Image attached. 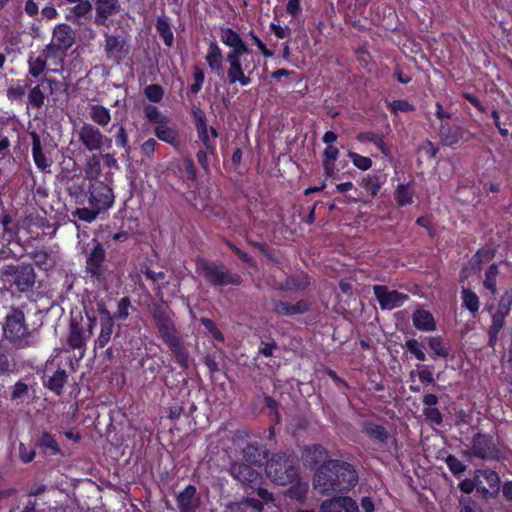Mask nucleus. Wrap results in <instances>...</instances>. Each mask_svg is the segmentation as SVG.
Segmentation results:
<instances>
[{
	"mask_svg": "<svg viewBox=\"0 0 512 512\" xmlns=\"http://www.w3.org/2000/svg\"><path fill=\"white\" fill-rule=\"evenodd\" d=\"M355 467L342 460L324 461L315 471L313 487L321 494L346 493L358 483Z\"/></svg>",
	"mask_w": 512,
	"mask_h": 512,
	"instance_id": "f257e3e1",
	"label": "nucleus"
},
{
	"mask_svg": "<svg viewBox=\"0 0 512 512\" xmlns=\"http://www.w3.org/2000/svg\"><path fill=\"white\" fill-rule=\"evenodd\" d=\"M88 200V207L77 208L73 213L74 217L84 222H92L97 216L109 209L114 202V195L110 186L108 176L103 180H94L87 184V191L83 194Z\"/></svg>",
	"mask_w": 512,
	"mask_h": 512,
	"instance_id": "f03ea898",
	"label": "nucleus"
},
{
	"mask_svg": "<svg viewBox=\"0 0 512 512\" xmlns=\"http://www.w3.org/2000/svg\"><path fill=\"white\" fill-rule=\"evenodd\" d=\"M2 331L4 339L16 349H25L35 344L24 311L19 307L10 308L4 317Z\"/></svg>",
	"mask_w": 512,
	"mask_h": 512,
	"instance_id": "7ed1b4c3",
	"label": "nucleus"
},
{
	"mask_svg": "<svg viewBox=\"0 0 512 512\" xmlns=\"http://www.w3.org/2000/svg\"><path fill=\"white\" fill-rule=\"evenodd\" d=\"M266 475L277 485H289L299 477L297 458L292 454L277 453L266 461Z\"/></svg>",
	"mask_w": 512,
	"mask_h": 512,
	"instance_id": "20e7f679",
	"label": "nucleus"
},
{
	"mask_svg": "<svg viewBox=\"0 0 512 512\" xmlns=\"http://www.w3.org/2000/svg\"><path fill=\"white\" fill-rule=\"evenodd\" d=\"M196 271L212 286H238L242 283L239 274L232 273L224 264L205 259H197Z\"/></svg>",
	"mask_w": 512,
	"mask_h": 512,
	"instance_id": "39448f33",
	"label": "nucleus"
},
{
	"mask_svg": "<svg viewBox=\"0 0 512 512\" xmlns=\"http://www.w3.org/2000/svg\"><path fill=\"white\" fill-rule=\"evenodd\" d=\"M250 53H235L227 54L226 62L229 67L227 70V81L230 85L240 83L242 86H247L251 82V76L256 69V64L253 59L248 61Z\"/></svg>",
	"mask_w": 512,
	"mask_h": 512,
	"instance_id": "423d86ee",
	"label": "nucleus"
},
{
	"mask_svg": "<svg viewBox=\"0 0 512 512\" xmlns=\"http://www.w3.org/2000/svg\"><path fill=\"white\" fill-rule=\"evenodd\" d=\"M3 275L11 277L9 280L10 287L20 294L32 290L36 282V273L32 264L29 263L6 265L3 269Z\"/></svg>",
	"mask_w": 512,
	"mask_h": 512,
	"instance_id": "0eeeda50",
	"label": "nucleus"
},
{
	"mask_svg": "<svg viewBox=\"0 0 512 512\" xmlns=\"http://www.w3.org/2000/svg\"><path fill=\"white\" fill-rule=\"evenodd\" d=\"M19 227L12 215L0 206V259H18L13 250L9 247L14 239L18 237Z\"/></svg>",
	"mask_w": 512,
	"mask_h": 512,
	"instance_id": "6e6552de",
	"label": "nucleus"
},
{
	"mask_svg": "<svg viewBox=\"0 0 512 512\" xmlns=\"http://www.w3.org/2000/svg\"><path fill=\"white\" fill-rule=\"evenodd\" d=\"M67 380L68 373L61 367L60 362L55 359L46 362L42 374L44 387L53 392L56 396H60L63 393Z\"/></svg>",
	"mask_w": 512,
	"mask_h": 512,
	"instance_id": "1a4fd4ad",
	"label": "nucleus"
},
{
	"mask_svg": "<svg viewBox=\"0 0 512 512\" xmlns=\"http://www.w3.org/2000/svg\"><path fill=\"white\" fill-rule=\"evenodd\" d=\"M75 43V32L70 25L62 23L54 28L51 42L43 50L47 57L56 56L57 52L65 53Z\"/></svg>",
	"mask_w": 512,
	"mask_h": 512,
	"instance_id": "9d476101",
	"label": "nucleus"
},
{
	"mask_svg": "<svg viewBox=\"0 0 512 512\" xmlns=\"http://www.w3.org/2000/svg\"><path fill=\"white\" fill-rule=\"evenodd\" d=\"M230 475L245 488L254 491L262 484L261 473L243 462H233L229 469Z\"/></svg>",
	"mask_w": 512,
	"mask_h": 512,
	"instance_id": "9b49d317",
	"label": "nucleus"
},
{
	"mask_svg": "<svg viewBox=\"0 0 512 512\" xmlns=\"http://www.w3.org/2000/svg\"><path fill=\"white\" fill-rule=\"evenodd\" d=\"M106 253L103 245L97 242L86 260V270L92 277L102 280L106 277L107 268L105 265Z\"/></svg>",
	"mask_w": 512,
	"mask_h": 512,
	"instance_id": "f8f14e48",
	"label": "nucleus"
},
{
	"mask_svg": "<svg viewBox=\"0 0 512 512\" xmlns=\"http://www.w3.org/2000/svg\"><path fill=\"white\" fill-rule=\"evenodd\" d=\"M104 135L89 123H84L78 130V140L90 152H101L104 145Z\"/></svg>",
	"mask_w": 512,
	"mask_h": 512,
	"instance_id": "ddd939ff",
	"label": "nucleus"
},
{
	"mask_svg": "<svg viewBox=\"0 0 512 512\" xmlns=\"http://www.w3.org/2000/svg\"><path fill=\"white\" fill-rule=\"evenodd\" d=\"M477 491L485 497H494L500 490V478L492 470H478L476 473Z\"/></svg>",
	"mask_w": 512,
	"mask_h": 512,
	"instance_id": "4468645a",
	"label": "nucleus"
},
{
	"mask_svg": "<svg viewBox=\"0 0 512 512\" xmlns=\"http://www.w3.org/2000/svg\"><path fill=\"white\" fill-rule=\"evenodd\" d=\"M373 290L382 309L392 310L401 306L408 299L407 294L389 290L384 285H375Z\"/></svg>",
	"mask_w": 512,
	"mask_h": 512,
	"instance_id": "2eb2a0df",
	"label": "nucleus"
},
{
	"mask_svg": "<svg viewBox=\"0 0 512 512\" xmlns=\"http://www.w3.org/2000/svg\"><path fill=\"white\" fill-rule=\"evenodd\" d=\"M319 512H359L358 503L349 496H335L324 500Z\"/></svg>",
	"mask_w": 512,
	"mask_h": 512,
	"instance_id": "dca6fc26",
	"label": "nucleus"
},
{
	"mask_svg": "<svg viewBox=\"0 0 512 512\" xmlns=\"http://www.w3.org/2000/svg\"><path fill=\"white\" fill-rule=\"evenodd\" d=\"M472 453L482 459H492L498 454L493 438L484 434H477L472 441Z\"/></svg>",
	"mask_w": 512,
	"mask_h": 512,
	"instance_id": "f3484780",
	"label": "nucleus"
},
{
	"mask_svg": "<svg viewBox=\"0 0 512 512\" xmlns=\"http://www.w3.org/2000/svg\"><path fill=\"white\" fill-rule=\"evenodd\" d=\"M95 6L94 22L98 26L106 25L109 17L116 15L121 10L119 0H93Z\"/></svg>",
	"mask_w": 512,
	"mask_h": 512,
	"instance_id": "a211bd4d",
	"label": "nucleus"
},
{
	"mask_svg": "<svg viewBox=\"0 0 512 512\" xmlns=\"http://www.w3.org/2000/svg\"><path fill=\"white\" fill-rule=\"evenodd\" d=\"M219 31L222 43L231 48L227 54L251 53L241 36L232 28L220 27Z\"/></svg>",
	"mask_w": 512,
	"mask_h": 512,
	"instance_id": "6ab92c4d",
	"label": "nucleus"
},
{
	"mask_svg": "<svg viewBox=\"0 0 512 512\" xmlns=\"http://www.w3.org/2000/svg\"><path fill=\"white\" fill-rule=\"evenodd\" d=\"M29 136L31 137V153L34 164L43 173L51 172V160H49L43 152L40 135L36 131H30Z\"/></svg>",
	"mask_w": 512,
	"mask_h": 512,
	"instance_id": "aec40b11",
	"label": "nucleus"
},
{
	"mask_svg": "<svg viewBox=\"0 0 512 512\" xmlns=\"http://www.w3.org/2000/svg\"><path fill=\"white\" fill-rule=\"evenodd\" d=\"M177 507L179 512H196L200 506V497L197 494L196 487L188 485L177 497Z\"/></svg>",
	"mask_w": 512,
	"mask_h": 512,
	"instance_id": "412c9836",
	"label": "nucleus"
},
{
	"mask_svg": "<svg viewBox=\"0 0 512 512\" xmlns=\"http://www.w3.org/2000/svg\"><path fill=\"white\" fill-rule=\"evenodd\" d=\"M106 53L107 57L114 61L116 64L128 65L126 59L128 58V48L125 47L124 41H120L116 36H109L106 39Z\"/></svg>",
	"mask_w": 512,
	"mask_h": 512,
	"instance_id": "4be33fe9",
	"label": "nucleus"
},
{
	"mask_svg": "<svg viewBox=\"0 0 512 512\" xmlns=\"http://www.w3.org/2000/svg\"><path fill=\"white\" fill-rule=\"evenodd\" d=\"M328 457V451L321 444H312L302 449L301 458L304 465L307 466H315L319 463H324V461L329 460Z\"/></svg>",
	"mask_w": 512,
	"mask_h": 512,
	"instance_id": "5701e85b",
	"label": "nucleus"
},
{
	"mask_svg": "<svg viewBox=\"0 0 512 512\" xmlns=\"http://www.w3.org/2000/svg\"><path fill=\"white\" fill-rule=\"evenodd\" d=\"M100 323V334L95 340V348L99 349L104 348L109 343L113 334L114 321L106 309L100 310Z\"/></svg>",
	"mask_w": 512,
	"mask_h": 512,
	"instance_id": "b1692460",
	"label": "nucleus"
},
{
	"mask_svg": "<svg viewBox=\"0 0 512 512\" xmlns=\"http://www.w3.org/2000/svg\"><path fill=\"white\" fill-rule=\"evenodd\" d=\"M35 446L44 456L60 455L61 449L56 440V436L48 431H43L36 439Z\"/></svg>",
	"mask_w": 512,
	"mask_h": 512,
	"instance_id": "393cba45",
	"label": "nucleus"
},
{
	"mask_svg": "<svg viewBox=\"0 0 512 512\" xmlns=\"http://www.w3.org/2000/svg\"><path fill=\"white\" fill-rule=\"evenodd\" d=\"M309 310V304L305 300H299L295 304L287 301L274 300L273 311L282 316H293L296 314H303Z\"/></svg>",
	"mask_w": 512,
	"mask_h": 512,
	"instance_id": "a878e982",
	"label": "nucleus"
},
{
	"mask_svg": "<svg viewBox=\"0 0 512 512\" xmlns=\"http://www.w3.org/2000/svg\"><path fill=\"white\" fill-rule=\"evenodd\" d=\"M243 458L253 465H262L268 456L267 448L257 442L248 443L242 450Z\"/></svg>",
	"mask_w": 512,
	"mask_h": 512,
	"instance_id": "bb28decb",
	"label": "nucleus"
},
{
	"mask_svg": "<svg viewBox=\"0 0 512 512\" xmlns=\"http://www.w3.org/2000/svg\"><path fill=\"white\" fill-rule=\"evenodd\" d=\"M508 311H509V308L506 305L500 303L498 305L497 310L493 314L492 324L489 327V331H488V334H489L488 345L490 347L495 346V344L497 342L498 333L500 332V330L502 329V327L504 325L505 317L507 316Z\"/></svg>",
	"mask_w": 512,
	"mask_h": 512,
	"instance_id": "cd10ccee",
	"label": "nucleus"
},
{
	"mask_svg": "<svg viewBox=\"0 0 512 512\" xmlns=\"http://www.w3.org/2000/svg\"><path fill=\"white\" fill-rule=\"evenodd\" d=\"M41 83H46L50 88V93L55 95L53 98L54 102L67 103L69 97V85L67 82L44 76L41 78Z\"/></svg>",
	"mask_w": 512,
	"mask_h": 512,
	"instance_id": "c85d7f7f",
	"label": "nucleus"
},
{
	"mask_svg": "<svg viewBox=\"0 0 512 512\" xmlns=\"http://www.w3.org/2000/svg\"><path fill=\"white\" fill-rule=\"evenodd\" d=\"M44 84L45 83H41V80H40L39 83H37L36 85H34V86L31 85L30 87H28L29 91L27 94V101H26L27 110L40 111L43 108V106L45 104V99H46V95L43 90Z\"/></svg>",
	"mask_w": 512,
	"mask_h": 512,
	"instance_id": "c756f323",
	"label": "nucleus"
},
{
	"mask_svg": "<svg viewBox=\"0 0 512 512\" xmlns=\"http://www.w3.org/2000/svg\"><path fill=\"white\" fill-rule=\"evenodd\" d=\"M86 333L83 327L76 321H71L67 345L72 350H80L86 345Z\"/></svg>",
	"mask_w": 512,
	"mask_h": 512,
	"instance_id": "7c9ffc66",
	"label": "nucleus"
},
{
	"mask_svg": "<svg viewBox=\"0 0 512 512\" xmlns=\"http://www.w3.org/2000/svg\"><path fill=\"white\" fill-rule=\"evenodd\" d=\"M92 5L88 0H80L72 7L66 15V19L73 23L82 24L83 19L91 15Z\"/></svg>",
	"mask_w": 512,
	"mask_h": 512,
	"instance_id": "2f4dec72",
	"label": "nucleus"
},
{
	"mask_svg": "<svg viewBox=\"0 0 512 512\" xmlns=\"http://www.w3.org/2000/svg\"><path fill=\"white\" fill-rule=\"evenodd\" d=\"M439 137L444 145L453 146L462 138V129L458 126H450L448 123H441Z\"/></svg>",
	"mask_w": 512,
	"mask_h": 512,
	"instance_id": "473e14b6",
	"label": "nucleus"
},
{
	"mask_svg": "<svg viewBox=\"0 0 512 512\" xmlns=\"http://www.w3.org/2000/svg\"><path fill=\"white\" fill-rule=\"evenodd\" d=\"M413 325L421 331H433L436 324L432 314L424 309H417L412 315Z\"/></svg>",
	"mask_w": 512,
	"mask_h": 512,
	"instance_id": "72a5a7b5",
	"label": "nucleus"
},
{
	"mask_svg": "<svg viewBox=\"0 0 512 512\" xmlns=\"http://www.w3.org/2000/svg\"><path fill=\"white\" fill-rule=\"evenodd\" d=\"M47 56H29L27 60L28 74L26 77L32 79H41L42 74L47 70Z\"/></svg>",
	"mask_w": 512,
	"mask_h": 512,
	"instance_id": "f704fd0d",
	"label": "nucleus"
},
{
	"mask_svg": "<svg viewBox=\"0 0 512 512\" xmlns=\"http://www.w3.org/2000/svg\"><path fill=\"white\" fill-rule=\"evenodd\" d=\"M153 318L161 338L176 328L169 314L160 307L154 309Z\"/></svg>",
	"mask_w": 512,
	"mask_h": 512,
	"instance_id": "c9c22d12",
	"label": "nucleus"
},
{
	"mask_svg": "<svg viewBox=\"0 0 512 512\" xmlns=\"http://www.w3.org/2000/svg\"><path fill=\"white\" fill-rule=\"evenodd\" d=\"M17 371V363L8 354L6 345L0 340V376H10Z\"/></svg>",
	"mask_w": 512,
	"mask_h": 512,
	"instance_id": "e433bc0d",
	"label": "nucleus"
},
{
	"mask_svg": "<svg viewBox=\"0 0 512 512\" xmlns=\"http://www.w3.org/2000/svg\"><path fill=\"white\" fill-rule=\"evenodd\" d=\"M85 180L92 182L94 180H102L105 175L101 173V156L92 155L86 162L84 167Z\"/></svg>",
	"mask_w": 512,
	"mask_h": 512,
	"instance_id": "4c0bfd02",
	"label": "nucleus"
},
{
	"mask_svg": "<svg viewBox=\"0 0 512 512\" xmlns=\"http://www.w3.org/2000/svg\"><path fill=\"white\" fill-rule=\"evenodd\" d=\"M206 61L208 66L217 71L218 73L223 72V56L221 49L219 48L216 42H211L208 47V52L206 55Z\"/></svg>",
	"mask_w": 512,
	"mask_h": 512,
	"instance_id": "58836bf2",
	"label": "nucleus"
},
{
	"mask_svg": "<svg viewBox=\"0 0 512 512\" xmlns=\"http://www.w3.org/2000/svg\"><path fill=\"white\" fill-rule=\"evenodd\" d=\"M310 284L307 275H295L288 277L285 282L281 283L278 287L280 290H303Z\"/></svg>",
	"mask_w": 512,
	"mask_h": 512,
	"instance_id": "ea45409f",
	"label": "nucleus"
},
{
	"mask_svg": "<svg viewBox=\"0 0 512 512\" xmlns=\"http://www.w3.org/2000/svg\"><path fill=\"white\" fill-rule=\"evenodd\" d=\"M89 118L93 122L105 126L110 122V111L102 105L94 104L90 106Z\"/></svg>",
	"mask_w": 512,
	"mask_h": 512,
	"instance_id": "a19ab883",
	"label": "nucleus"
},
{
	"mask_svg": "<svg viewBox=\"0 0 512 512\" xmlns=\"http://www.w3.org/2000/svg\"><path fill=\"white\" fill-rule=\"evenodd\" d=\"M33 81L25 77L24 84L20 85H11L6 90V96L9 101L11 102H17L23 100V97L25 96L26 89L32 85Z\"/></svg>",
	"mask_w": 512,
	"mask_h": 512,
	"instance_id": "79ce46f5",
	"label": "nucleus"
},
{
	"mask_svg": "<svg viewBox=\"0 0 512 512\" xmlns=\"http://www.w3.org/2000/svg\"><path fill=\"white\" fill-rule=\"evenodd\" d=\"M364 432L381 443H387L389 438V433L384 426L371 422L364 423Z\"/></svg>",
	"mask_w": 512,
	"mask_h": 512,
	"instance_id": "37998d69",
	"label": "nucleus"
},
{
	"mask_svg": "<svg viewBox=\"0 0 512 512\" xmlns=\"http://www.w3.org/2000/svg\"><path fill=\"white\" fill-rule=\"evenodd\" d=\"M156 30L159 33L162 40L164 41V43L168 47H171L174 42V36L167 18H158L156 23Z\"/></svg>",
	"mask_w": 512,
	"mask_h": 512,
	"instance_id": "c03bdc74",
	"label": "nucleus"
},
{
	"mask_svg": "<svg viewBox=\"0 0 512 512\" xmlns=\"http://www.w3.org/2000/svg\"><path fill=\"white\" fill-rule=\"evenodd\" d=\"M357 139L362 142H372L382 151V153L387 154V148L382 135L376 134L374 132H361L358 134Z\"/></svg>",
	"mask_w": 512,
	"mask_h": 512,
	"instance_id": "a18cd8bd",
	"label": "nucleus"
},
{
	"mask_svg": "<svg viewBox=\"0 0 512 512\" xmlns=\"http://www.w3.org/2000/svg\"><path fill=\"white\" fill-rule=\"evenodd\" d=\"M28 256L40 269L45 268L49 259V253L45 247L34 249L28 253Z\"/></svg>",
	"mask_w": 512,
	"mask_h": 512,
	"instance_id": "49530a36",
	"label": "nucleus"
},
{
	"mask_svg": "<svg viewBox=\"0 0 512 512\" xmlns=\"http://www.w3.org/2000/svg\"><path fill=\"white\" fill-rule=\"evenodd\" d=\"M428 346L436 356L446 358L449 355V349L441 337L429 338Z\"/></svg>",
	"mask_w": 512,
	"mask_h": 512,
	"instance_id": "de8ad7c7",
	"label": "nucleus"
},
{
	"mask_svg": "<svg viewBox=\"0 0 512 512\" xmlns=\"http://www.w3.org/2000/svg\"><path fill=\"white\" fill-rule=\"evenodd\" d=\"M464 306L471 312L476 313L479 309V299L477 295L469 289L462 290Z\"/></svg>",
	"mask_w": 512,
	"mask_h": 512,
	"instance_id": "09e8293b",
	"label": "nucleus"
},
{
	"mask_svg": "<svg viewBox=\"0 0 512 512\" xmlns=\"http://www.w3.org/2000/svg\"><path fill=\"white\" fill-rule=\"evenodd\" d=\"M173 353L176 362L183 368L188 369L189 366V353L187 349L181 344L170 349Z\"/></svg>",
	"mask_w": 512,
	"mask_h": 512,
	"instance_id": "8fccbe9b",
	"label": "nucleus"
},
{
	"mask_svg": "<svg viewBox=\"0 0 512 512\" xmlns=\"http://www.w3.org/2000/svg\"><path fill=\"white\" fill-rule=\"evenodd\" d=\"M395 199L400 206L410 204L412 202V192L407 185L401 184L395 192Z\"/></svg>",
	"mask_w": 512,
	"mask_h": 512,
	"instance_id": "3c124183",
	"label": "nucleus"
},
{
	"mask_svg": "<svg viewBox=\"0 0 512 512\" xmlns=\"http://www.w3.org/2000/svg\"><path fill=\"white\" fill-rule=\"evenodd\" d=\"M405 347L413 354L417 360L425 361L426 355L424 353V346L416 339H409L405 343Z\"/></svg>",
	"mask_w": 512,
	"mask_h": 512,
	"instance_id": "603ef678",
	"label": "nucleus"
},
{
	"mask_svg": "<svg viewBox=\"0 0 512 512\" xmlns=\"http://www.w3.org/2000/svg\"><path fill=\"white\" fill-rule=\"evenodd\" d=\"M28 392V385L23 381L19 380L14 384V386L11 389V400H23L26 396H28Z\"/></svg>",
	"mask_w": 512,
	"mask_h": 512,
	"instance_id": "864d4df0",
	"label": "nucleus"
},
{
	"mask_svg": "<svg viewBox=\"0 0 512 512\" xmlns=\"http://www.w3.org/2000/svg\"><path fill=\"white\" fill-rule=\"evenodd\" d=\"M145 115L150 122L165 124L168 122V118L163 116L158 108L153 105H148L145 107Z\"/></svg>",
	"mask_w": 512,
	"mask_h": 512,
	"instance_id": "5fc2aeb1",
	"label": "nucleus"
},
{
	"mask_svg": "<svg viewBox=\"0 0 512 512\" xmlns=\"http://www.w3.org/2000/svg\"><path fill=\"white\" fill-rule=\"evenodd\" d=\"M156 136L165 142L172 143L175 140V131L164 124H159L155 129Z\"/></svg>",
	"mask_w": 512,
	"mask_h": 512,
	"instance_id": "6e6d98bb",
	"label": "nucleus"
},
{
	"mask_svg": "<svg viewBox=\"0 0 512 512\" xmlns=\"http://www.w3.org/2000/svg\"><path fill=\"white\" fill-rule=\"evenodd\" d=\"M361 186L368 191L371 196H375L381 187V181L378 177H366L362 180Z\"/></svg>",
	"mask_w": 512,
	"mask_h": 512,
	"instance_id": "4d7b16f0",
	"label": "nucleus"
},
{
	"mask_svg": "<svg viewBox=\"0 0 512 512\" xmlns=\"http://www.w3.org/2000/svg\"><path fill=\"white\" fill-rule=\"evenodd\" d=\"M18 454L21 462L27 464L34 460L36 452L33 448H28L23 442L19 443Z\"/></svg>",
	"mask_w": 512,
	"mask_h": 512,
	"instance_id": "13d9d810",
	"label": "nucleus"
},
{
	"mask_svg": "<svg viewBox=\"0 0 512 512\" xmlns=\"http://www.w3.org/2000/svg\"><path fill=\"white\" fill-rule=\"evenodd\" d=\"M146 97L153 102H159L163 97V89L160 85L152 84L144 90Z\"/></svg>",
	"mask_w": 512,
	"mask_h": 512,
	"instance_id": "bf43d9fd",
	"label": "nucleus"
},
{
	"mask_svg": "<svg viewBox=\"0 0 512 512\" xmlns=\"http://www.w3.org/2000/svg\"><path fill=\"white\" fill-rule=\"evenodd\" d=\"M308 485L306 483L298 482L296 485L288 489V495L290 498L296 500H302L306 497Z\"/></svg>",
	"mask_w": 512,
	"mask_h": 512,
	"instance_id": "052dcab7",
	"label": "nucleus"
},
{
	"mask_svg": "<svg viewBox=\"0 0 512 512\" xmlns=\"http://www.w3.org/2000/svg\"><path fill=\"white\" fill-rule=\"evenodd\" d=\"M349 158L352 159L354 165L361 170H367L371 167L372 161L370 158L359 155L355 152H349Z\"/></svg>",
	"mask_w": 512,
	"mask_h": 512,
	"instance_id": "680f3d73",
	"label": "nucleus"
},
{
	"mask_svg": "<svg viewBox=\"0 0 512 512\" xmlns=\"http://www.w3.org/2000/svg\"><path fill=\"white\" fill-rule=\"evenodd\" d=\"M498 274V268L495 264H492L489 266V268L486 271L485 280H484V286L491 290L492 292L495 291V278Z\"/></svg>",
	"mask_w": 512,
	"mask_h": 512,
	"instance_id": "e2e57ef3",
	"label": "nucleus"
},
{
	"mask_svg": "<svg viewBox=\"0 0 512 512\" xmlns=\"http://www.w3.org/2000/svg\"><path fill=\"white\" fill-rule=\"evenodd\" d=\"M446 463L454 475H459L466 469V466L453 455L447 456Z\"/></svg>",
	"mask_w": 512,
	"mask_h": 512,
	"instance_id": "0e129e2a",
	"label": "nucleus"
},
{
	"mask_svg": "<svg viewBox=\"0 0 512 512\" xmlns=\"http://www.w3.org/2000/svg\"><path fill=\"white\" fill-rule=\"evenodd\" d=\"M123 351L124 349L122 346L121 337L120 335L116 334L113 339V345L107 349L106 354L109 359H112L114 357H119Z\"/></svg>",
	"mask_w": 512,
	"mask_h": 512,
	"instance_id": "69168bd1",
	"label": "nucleus"
},
{
	"mask_svg": "<svg viewBox=\"0 0 512 512\" xmlns=\"http://www.w3.org/2000/svg\"><path fill=\"white\" fill-rule=\"evenodd\" d=\"M201 324L205 327V329L209 333H211L213 335V337L216 340H219V341H223L224 340L223 334L220 332V330L217 328L216 324L211 319L202 318L201 319Z\"/></svg>",
	"mask_w": 512,
	"mask_h": 512,
	"instance_id": "338daca9",
	"label": "nucleus"
},
{
	"mask_svg": "<svg viewBox=\"0 0 512 512\" xmlns=\"http://www.w3.org/2000/svg\"><path fill=\"white\" fill-rule=\"evenodd\" d=\"M192 114L195 120L196 129L204 131L205 127H207L205 112L199 107H193Z\"/></svg>",
	"mask_w": 512,
	"mask_h": 512,
	"instance_id": "774afa93",
	"label": "nucleus"
}]
</instances>
